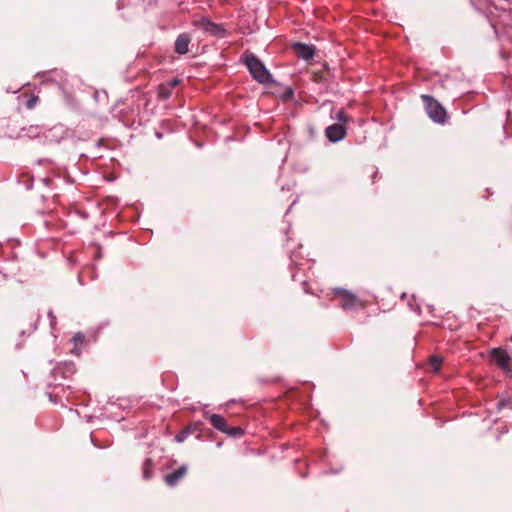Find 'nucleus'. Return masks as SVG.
I'll return each instance as SVG.
<instances>
[{"label":"nucleus","mask_w":512,"mask_h":512,"mask_svg":"<svg viewBox=\"0 0 512 512\" xmlns=\"http://www.w3.org/2000/svg\"><path fill=\"white\" fill-rule=\"evenodd\" d=\"M292 50L297 57L304 60L312 59L315 55V48L312 45H307L301 42H296L292 45Z\"/></svg>","instance_id":"39448f33"},{"label":"nucleus","mask_w":512,"mask_h":512,"mask_svg":"<svg viewBox=\"0 0 512 512\" xmlns=\"http://www.w3.org/2000/svg\"><path fill=\"white\" fill-rule=\"evenodd\" d=\"M245 63L252 77L256 81L262 84H267L272 81L271 74L255 55L247 56Z\"/></svg>","instance_id":"f257e3e1"},{"label":"nucleus","mask_w":512,"mask_h":512,"mask_svg":"<svg viewBox=\"0 0 512 512\" xmlns=\"http://www.w3.org/2000/svg\"><path fill=\"white\" fill-rule=\"evenodd\" d=\"M195 25L203 31L215 36H222L224 35L225 32L224 28L221 25L215 24L207 18H201L200 20L195 22Z\"/></svg>","instance_id":"20e7f679"},{"label":"nucleus","mask_w":512,"mask_h":512,"mask_svg":"<svg viewBox=\"0 0 512 512\" xmlns=\"http://www.w3.org/2000/svg\"><path fill=\"white\" fill-rule=\"evenodd\" d=\"M187 466L183 465L172 473L167 474L164 477V481L168 486H176L186 475Z\"/></svg>","instance_id":"0eeeda50"},{"label":"nucleus","mask_w":512,"mask_h":512,"mask_svg":"<svg viewBox=\"0 0 512 512\" xmlns=\"http://www.w3.org/2000/svg\"><path fill=\"white\" fill-rule=\"evenodd\" d=\"M340 123L348 122V116L344 113L343 110H339L335 117Z\"/></svg>","instance_id":"f3484780"},{"label":"nucleus","mask_w":512,"mask_h":512,"mask_svg":"<svg viewBox=\"0 0 512 512\" xmlns=\"http://www.w3.org/2000/svg\"><path fill=\"white\" fill-rule=\"evenodd\" d=\"M39 102V97L38 96H31L27 102H26V107L27 109H33L37 103Z\"/></svg>","instance_id":"dca6fc26"},{"label":"nucleus","mask_w":512,"mask_h":512,"mask_svg":"<svg viewBox=\"0 0 512 512\" xmlns=\"http://www.w3.org/2000/svg\"><path fill=\"white\" fill-rule=\"evenodd\" d=\"M190 42H191V37L188 34H186V33L180 34L175 41V51L181 55L186 54L189 50L188 47H189Z\"/></svg>","instance_id":"1a4fd4ad"},{"label":"nucleus","mask_w":512,"mask_h":512,"mask_svg":"<svg viewBox=\"0 0 512 512\" xmlns=\"http://www.w3.org/2000/svg\"><path fill=\"white\" fill-rule=\"evenodd\" d=\"M325 135L329 141L337 142L345 137L346 130L342 124H332L325 129Z\"/></svg>","instance_id":"423d86ee"},{"label":"nucleus","mask_w":512,"mask_h":512,"mask_svg":"<svg viewBox=\"0 0 512 512\" xmlns=\"http://www.w3.org/2000/svg\"><path fill=\"white\" fill-rule=\"evenodd\" d=\"M209 422L211 425L221 432H225L227 428L226 420L218 414H212L209 416Z\"/></svg>","instance_id":"9d476101"},{"label":"nucleus","mask_w":512,"mask_h":512,"mask_svg":"<svg viewBox=\"0 0 512 512\" xmlns=\"http://www.w3.org/2000/svg\"><path fill=\"white\" fill-rule=\"evenodd\" d=\"M421 99L425 104V110L428 116L434 122L443 124L447 116L445 108L432 96L421 95Z\"/></svg>","instance_id":"f03ea898"},{"label":"nucleus","mask_w":512,"mask_h":512,"mask_svg":"<svg viewBox=\"0 0 512 512\" xmlns=\"http://www.w3.org/2000/svg\"><path fill=\"white\" fill-rule=\"evenodd\" d=\"M179 83H180V80H179V79H177V78H174V79H172V80H170V81L166 82L167 86H169L172 90H173L176 86H178V85H179Z\"/></svg>","instance_id":"a211bd4d"},{"label":"nucleus","mask_w":512,"mask_h":512,"mask_svg":"<svg viewBox=\"0 0 512 512\" xmlns=\"http://www.w3.org/2000/svg\"><path fill=\"white\" fill-rule=\"evenodd\" d=\"M186 433H187V432H185V431H184V432H182V433L178 434V435H177V437H176L177 441H178V442H182V441L184 440V437H185V434H186Z\"/></svg>","instance_id":"6ab92c4d"},{"label":"nucleus","mask_w":512,"mask_h":512,"mask_svg":"<svg viewBox=\"0 0 512 512\" xmlns=\"http://www.w3.org/2000/svg\"><path fill=\"white\" fill-rule=\"evenodd\" d=\"M328 76V72L325 69H322L320 71H314L312 72L311 79L312 81L316 83H322L325 82Z\"/></svg>","instance_id":"9b49d317"},{"label":"nucleus","mask_w":512,"mask_h":512,"mask_svg":"<svg viewBox=\"0 0 512 512\" xmlns=\"http://www.w3.org/2000/svg\"><path fill=\"white\" fill-rule=\"evenodd\" d=\"M490 356L492 361L497 363L502 369H506L508 367L510 356L505 350L500 348L493 349Z\"/></svg>","instance_id":"6e6552de"},{"label":"nucleus","mask_w":512,"mask_h":512,"mask_svg":"<svg viewBox=\"0 0 512 512\" xmlns=\"http://www.w3.org/2000/svg\"><path fill=\"white\" fill-rule=\"evenodd\" d=\"M336 295L340 299V304L344 310H354L364 307V304L356 295L345 289H337Z\"/></svg>","instance_id":"7ed1b4c3"},{"label":"nucleus","mask_w":512,"mask_h":512,"mask_svg":"<svg viewBox=\"0 0 512 512\" xmlns=\"http://www.w3.org/2000/svg\"><path fill=\"white\" fill-rule=\"evenodd\" d=\"M152 460L146 459L143 464V477L144 479L148 480L152 477Z\"/></svg>","instance_id":"ddd939ff"},{"label":"nucleus","mask_w":512,"mask_h":512,"mask_svg":"<svg viewBox=\"0 0 512 512\" xmlns=\"http://www.w3.org/2000/svg\"><path fill=\"white\" fill-rule=\"evenodd\" d=\"M442 363V359L438 356H432L429 360V366L434 372H438L440 370Z\"/></svg>","instance_id":"4468645a"},{"label":"nucleus","mask_w":512,"mask_h":512,"mask_svg":"<svg viewBox=\"0 0 512 512\" xmlns=\"http://www.w3.org/2000/svg\"><path fill=\"white\" fill-rule=\"evenodd\" d=\"M228 434L229 436L238 437L243 435L244 431L242 428L234 426V427H228L226 428V431L224 432Z\"/></svg>","instance_id":"2eb2a0df"},{"label":"nucleus","mask_w":512,"mask_h":512,"mask_svg":"<svg viewBox=\"0 0 512 512\" xmlns=\"http://www.w3.org/2000/svg\"><path fill=\"white\" fill-rule=\"evenodd\" d=\"M48 315H49V317L51 318V325H53L54 320H55V317L53 316V314H52V312H51V311L48 313Z\"/></svg>","instance_id":"aec40b11"},{"label":"nucleus","mask_w":512,"mask_h":512,"mask_svg":"<svg viewBox=\"0 0 512 512\" xmlns=\"http://www.w3.org/2000/svg\"><path fill=\"white\" fill-rule=\"evenodd\" d=\"M173 90L167 86L166 83H163L158 88V95L162 99H168L172 95Z\"/></svg>","instance_id":"f8f14e48"}]
</instances>
